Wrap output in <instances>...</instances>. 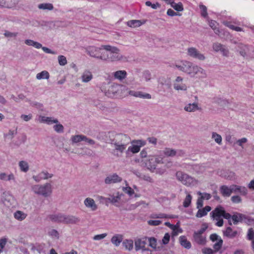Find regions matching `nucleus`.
Masks as SVG:
<instances>
[{"mask_svg": "<svg viewBox=\"0 0 254 254\" xmlns=\"http://www.w3.org/2000/svg\"><path fill=\"white\" fill-rule=\"evenodd\" d=\"M214 220L216 221L215 225L218 227H221L223 225L224 221L222 218L227 219L230 225H232L231 219L235 225L239 222H242L247 219V216L243 214L236 213L233 215L226 212L224 208L221 206L216 207L210 213Z\"/></svg>", "mask_w": 254, "mask_h": 254, "instance_id": "nucleus-1", "label": "nucleus"}, {"mask_svg": "<svg viewBox=\"0 0 254 254\" xmlns=\"http://www.w3.org/2000/svg\"><path fill=\"white\" fill-rule=\"evenodd\" d=\"M130 138L127 135L120 134L116 136L114 139L111 142V144L115 149L121 153H123L128 145Z\"/></svg>", "mask_w": 254, "mask_h": 254, "instance_id": "nucleus-2", "label": "nucleus"}, {"mask_svg": "<svg viewBox=\"0 0 254 254\" xmlns=\"http://www.w3.org/2000/svg\"><path fill=\"white\" fill-rule=\"evenodd\" d=\"M106 45H102L100 47L96 46H89L85 48V52L90 57L103 61L107 57L104 55L105 48Z\"/></svg>", "mask_w": 254, "mask_h": 254, "instance_id": "nucleus-3", "label": "nucleus"}, {"mask_svg": "<svg viewBox=\"0 0 254 254\" xmlns=\"http://www.w3.org/2000/svg\"><path fill=\"white\" fill-rule=\"evenodd\" d=\"M104 48V55L107 57L103 61L117 62L123 59V56L120 54V50L118 48L109 45H106Z\"/></svg>", "mask_w": 254, "mask_h": 254, "instance_id": "nucleus-4", "label": "nucleus"}, {"mask_svg": "<svg viewBox=\"0 0 254 254\" xmlns=\"http://www.w3.org/2000/svg\"><path fill=\"white\" fill-rule=\"evenodd\" d=\"M164 163V156L158 151L157 154L148 156L145 162V166L148 169L152 171L156 168L157 164Z\"/></svg>", "mask_w": 254, "mask_h": 254, "instance_id": "nucleus-5", "label": "nucleus"}, {"mask_svg": "<svg viewBox=\"0 0 254 254\" xmlns=\"http://www.w3.org/2000/svg\"><path fill=\"white\" fill-rule=\"evenodd\" d=\"M188 74L191 77L199 79L205 78L207 75L205 69L193 63Z\"/></svg>", "mask_w": 254, "mask_h": 254, "instance_id": "nucleus-6", "label": "nucleus"}, {"mask_svg": "<svg viewBox=\"0 0 254 254\" xmlns=\"http://www.w3.org/2000/svg\"><path fill=\"white\" fill-rule=\"evenodd\" d=\"M208 226L206 224H203L202 227L197 231H195L193 235V238L195 242L200 245H204L206 244V237L203 235L204 232L206 230Z\"/></svg>", "mask_w": 254, "mask_h": 254, "instance_id": "nucleus-7", "label": "nucleus"}, {"mask_svg": "<svg viewBox=\"0 0 254 254\" xmlns=\"http://www.w3.org/2000/svg\"><path fill=\"white\" fill-rule=\"evenodd\" d=\"M32 190L35 193L47 197L52 193V187L50 184H47L43 186L35 185L32 187Z\"/></svg>", "mask_w": 254, "mask_h": 254, "instance_id": "nucleus-8", "label": "nucleus"}, {"mask_svg": "<svg viewBox=\"0 0 254 254\" xmlns=\"http://www.w3.org/2000/svg\"><path fill=\"white\" fill-rule=\"evenodd\" d=\"M131 143V145L128 147L126 152L127 155H129L130 152L133 154L138 153L140 148L146 144V141L143 140H133Z\"/></svg>", "mask_w": 254, "mask_h": 254, "instance_id": "nucleus-9", "label": "nucleus"}, {"mask_svg": "<svg viewBox=\"0 0 254 254\" xmlns=\"http://www.w3.org/2000/svg\"><path fill=\"white\" fill-rule=\"evenodd\" d=\"M187 55L195 60L203 61L205 60V55L194 47H189L187 49Z\"/></svg>", "mask_w": 254, "mask_h": 254, "instance_id": "nucleus-10", "label": "nucleus"}, {"mask_svg": "<svg viewBox=\"0 0 254 254\" xmlns=\"http://www.w3.org/2000/svg\"><path fill=\"white\" fill-rule=\"evenodd\" d=\"M146 237L142 238L141 239H138L135 241V248L136 251L141 250L142 253H146L147 254H152L151 252L146 248L147 245Z\"/></svg>", "mask_w": 254, "mask_h": 254, "instance_id": "nucleus-11", "label": "nucleus"}, {"mask_svg": "<svg viewBox=\"0 0 254 254\" xmlns=\"http://www.w3.org/2000/svg\"><path fill=\"white\" fill-rule=\"evenodd\" d=\"M192 63L187 61H182L175 64V67L179 70L189 74Z\"/></svg>", "mask_w": 254, "mask_h": 254, "instance_id": "nucleus-12", "label": "nucleus"}, {"mask_svg": "<svg viewBox=\"0 0 254 254\" xmlns=\"http://www.w3.org/2000/svg\"><path fill=\"white\" fill-rule=\"evenodd\" d=\"M173 87L177 91H186L187 86L183 83V78L181 76H177L173 82Z\"/></svg>", "mask_w": 254, "mask_h": 254, "instance_id": "nucleus-13", "label": "nucleus"}, {"mask_svg": "<svg viewBox=\"0 0 254 254\" xmlns=\"http://www.w3.org/2000/svg\"><path fill=\"white\" fill-rule=\"evenodd\" d=\"M37 120L40 123L46 124L48 125L57 124L59 123L58 120L56 118L52 117H46L42 115L38 116Z\"/></svg>", "mask_w": 254, "mask_h": 254, "instance_id": "nucleus-14", "label": "nucleus"}, {"mask_svg": "<svg viewBox=\"0 0 254 254\" xmlns=\"http://www.w3.org/2000/svg\"><path fill=\"white\" fill-rule=\"evenodd\" d=\"M209 238L210 240L212 242L217 241V242L213 245V248L216 251H219L221 249L223 243V241L221 238L215 233L211 234Z\"/></svg>", "mask_w": 254, "mask_h": 254, "instance_id": "nucleus-15", "label": "nucleus"}, {"mask_svg": "<svg viewBox=\"0 0 254 254\" xmlns=\"http://www.w3.org/2000/svg\"><path fill=\"white\" fill-rule=\"evenodd\" d=\"M160 153L164 156V159L165 157H174L177 155H180L181 151H177L176 150L172 148L166 147L163 150L159 151Z\"/></svg>", "mask_w": 254, "mask_h": 254, "instance_id": "nucleus-16", "label": "nucleus"}, {"mask_svg": "<svg viewBox=\"0 0 254 254\" xmlns=\"http://www.w3.org/2000/svg\"><path fill=\"white\" fill-rule=\"evenodd\" d=\"M122 87V85L114 83L110 86L107 94L109 96L114 97L120 93Z\"/></svg>", "mask_w": 254, "mask_h": 254, "instance_id": "nucleus-17", "label": "nucleus"}, {"mask_svg": "<svg viewBox=\"0 0 254 254\" xmlns=\"http://www.w3.org/2000/svg\"><path fill=\"white\" fill-rule=\"evenodd\" d=\"M130 96L138 97L142 99H150L151 98V95L147 93H144L139 91L129 90L128 92Z\"/></svg>", "mask_w": 254, "mask_h": 254, "instance_id": "nucleus-18", "label": "nucleus"}, {"mask_svg": "<svg viewBox=\"0 0 254 254\" xmlns=\"http://www.w3.org/2000/svg\"><path fill=\"white\" fill-rule=\"evenodd\" d=\"M177 177L180 181L187 186L192 185L194 182L193 178L191 176H177Z\"/></svg>", "mask_w": 254, "mask_h": 254, "instance_id": "nucleus-19", "label": "nucleus"}, {"mask_svg": "<svg viewBox=\"0 0 254 254\" xmlns=\"http://www.w3.org/2000/svg\"><path fill=\"white\" fill-rule=\"evenodd\" d=\"M201 110L197 102L187 104L184 107V110L187 112H195Z\"/></svg>", "mask_w": 254, "mask_h": 254, "instance_id": "nucleus-20", "label": "nucleus"}, {"mask_svg": "<svg viewBox=\"0 0 254 254\" xmlns=\"http://www.w3.org/2000/svg\"><path fill=\"white\" fill-rule=\"evenodd\" d=\"M93 75L91 71L86 69L83 71L81 75V81L83 83H88L92 80Z\"/></svg>", "mask_w": 254, "mask_h": 254, "instance_id": "nucleus-21", "label": "nucleus"}, {"mask_svg": "<svg viewBox=\"0 0 254 254\" xmlns=\"http://www.w3.org/2000/svg\"><path fill=\"white\" fill-rule=\"evenodd\" d=\"M232 191L234 193H239L241 195H246L247 194V189L245 187H242L236 185H231Z\"/></svg>", "mask_w": 254, "mask_h": 254, "instance_id": "nucleus-22", "label": "nucleus"}, {"mask_svg": "<svg viewBox=\"0 0 254 254\" xmlns=\"http://www.w3.org/2000/svg\"><path fill=\"white\" fill-rule=\"evenodd\" d=\"M221 194L224 197H229L232 193L231 186L229 187L226 185H223L220 188Z\"/></svg>", "mask_w": 254, "mask_h": 254, "instance_id": "nucleus-23", "label": "nucleus"}, {"mask_svg": "<svg viewBox=\"0 0 254 254\" xmlns=\"http://www.w3.org/2000/svg\"><path fill=\"white\" fill-rule=\"evenodd\" d=\"M2 2V7L7 8H13L16 6L18 3V0H1Z\"/></svg>", "mask_w": 254, "mask_h": 254, "instance_id": "nucleus-24", "label": "nucleus"}, {"mask_svg": "<svg viewBox=\"0 0 254 254\" xmlns=\"http://www.w3.org/2000/svg\"><path fill=\"white\" fill-rule=\"evenodd\" d=\"M84 203L87 208H90L92 211H95L97 209V205L95 204L94 199L91 198H86L85 199Z\"/></svg>", "mask_w": 254, "mask_h": 254, "instance_id": "nucleus-25", "label": "nucleus"}, {"mask_svg": "<svg viewBox=\"0 0 254 254\" xmlns=\"http://www.w3.org/2000/svg\"><path fill=\"white\" fill-rule=\"evenodd\" d=\"M113 76L115 79L122 81L127 77V72L124 70H118L113 73Z\"/></svg>", "mask_w": 254, "mask_h": 254, "instance_id": "nucleus-26", "label": "nucleus"}, {"mask_svg": "<svg viewBox=\"0 0 254 254\" xmlns=\"http://www.w3.org/2000/svg\"><path fill=\"white\" fill-rule=\"evenodd\" d=\"M78 222H79V219L74 216L64 215L62 223L66 224H75Z\"/></svg>", "mask_w": 254, "mask_h": 254, "instance_id": "nucleus-27", "label": "nucleus"}, {"mask_svg": "<svg viewBox=\"0 0 254 254\" xmlns=\"http://www.w3.org/2000/svg\"><path fill=\"white\" fill-rule=\"evenodd\" d=\"M122 178L119 176H108L105 180V183L107 184H115L120 182Z\"/></svg>", "mask_w": 254, "mask_h": 254, "instance_id": "nucleus-28", "label": "nucleus"}, {"mask_svg": "<svg viewBox=\"0 0 254 254\" xmlns=\"http://www.w3.org/2000/svg\"><path fill=\"white\" fill-rule=\"evenodd\" d=\"M224 236L229 238H233L235 237L238 234L237 231H234L230 227L226 228V230L223 232Z\"/></svg>", "mask_w": 254, "mask_h": 254, "instance_id": "nucleus-29", "label": "nucleus"}, {"mask_svg": "<svg viewBox=\"0 0 254 254\" xmlns=\"http://www.w3.org/2000/svg\"><path fill=\"white\" fill-rule=\"evenodd\" d=\"M179 241L181 245L187 249H190L191 247V244L189 241L186 237L185 236H181L179 238Z\"/></svg>", "mask_w": 254, "mask_h": 254, "instance_id": "nucleus-30", "label": "nucleus"}, {"mask_svg": "<svg viewBox=\"0 0 254 254\" xmlns=\"http://www.w3.org/2000/svg\"><path fill=\"white\" fill-rule=\"evenodd\" d=\"M64 215L58 213L49 215L48 218L54 222L62 223Z\"/></svg>", "mask_w": 254, "mask_h": 254, "instance_id": "nucleus-31", "label": "nucleus"}, {"mask_svg": "<svg viewBox=\"0 0 254 254\" xmlns=\"http://www.w3.org/2000/svg\"><path fill=\"white\" fill-rule=\"evenodd\" d=\"M166 2L170 4L173 8L178 11L183 10V6L181 2L177 3L174 2V0H167Z\"/></svg>", "mask_w": 254, "mask_h": 254, "instance_id": "nucleus-32", "label": "nucleus"}, {"mask_svg": "<svg viewBox=\"0 0 254 254\" xmlns=\"http://www.w3.org/2000/svg\"><path fill=\"white\" fill-rule=\"evenodd\" d=\"M199 209L196 214V217L197 218H201L205 216L207 213L211 210V208L209 206H206L203 209Z\"/></svg>", "mask_w": 254, "mask_h": 254, "instance_id": "nucleus-33", "label": "nucleus"}, {"mask_svg": "<svg viewBox=\"0 0 254 254\" xmlns=\"http://www.w3.org/2000/svg\"><path fill=\"white\" fill-rule=\"evenodd\" d=\"M123 239V236L120 234H116L113 236L111 239V242L116 247H118Z\"/></svg>", "mask_w": 254, "mask_h": 254, "instance_id": "nucleus-34", "label": "nucleus"}, {"mask_svg": "<svg viewBox=\"0 0 254 254\" xmlns=\"http://www.w3.org/2000/svg\"><path fill=\"white\" fill-rule=\"evenodd\" d=\"M24 43L27 46H32L38 49L42 48V44L41 43L31 39H26L24 41Z\"/></svg>", "mask_w": 254, "mask_h": 254, "instance_id": "nucleus-35", "label": "nucleus"}, {"mask_svg": "<svg viewBox=\"0 0 254 254\" xmlns=\"http://www.w3.org/2000/svg\"><path fill=\"white\" fill-rule=\"evenodd\" d=\"M209 25L210 27L214 30V32L216 34L219 35L220 33L221 32L220 30L219 29L218 26V23L212 20H210L208 21Z\"/></svg>", "mask_w": 254, "mask_h": 254, "instance_id": "nucleus-36", "label": "nucleus"}, {"mask_svg": "<svg viewBox=\"0 0 254 254\" xmlns=\"http://www.w3.org/2000/svg\"><path fill=\"white\" fill-rule=\"evenodd\" d=\"M27 214L23 212L17 210L14 213V218L18 221H22L27 217Z\"/></svg>", "mask_w": 254, "mask_h": 254, "instance_id": "nucleus-37", "label": "nucleus"}, {"mask_svg": "<svg viewBox=\"0 0 254 254\" xmlns=\"http://www.w3.org/2000/svg\"><path fill=\"white\" fill-rule=\"evenodd\" d=\"M38 7L40 9L52 10L54 9V6L51 3H42L38 5Z\"/></svg>", "mask_w": 254, "mask_h": 254, "instance_id": "nucleus-38", "label": "nucleus"}, {"mask_svg": "<svg viewBox=\"0 0 254 254\" xmlns=\"http://www.w3.org/2000/svg\"><path fill=\"white\" fill-rule=\"evenodd\" d=\"M84 138H85V135L82 134H78L72 135L71 136L70 140L72 143L73 144L79 143L83 141Z\"/></svg>", "mask_w": 254, "mask_h": 254, "instance_id": "nucleus-39", "label": "nucleus"}, {"mask_svg": "<svg viewBox=\"0 0 254 254\" xmlns=\"http://www.w3.org/2000/svg\"><path fill=\"white\" fill-rule=\"evenodd\" d=\"M19 167L20 170L26 173L29 170V165L27 162L25 161H20L19 163Z\"/></svg>", "mask_w": 254, "mask_h": 254, "instance_id": "nucleus-40", "label": "nucleus"}, {"mask_svg": "<svg viewBox=\"0 0 254 254\" xmlns=\"http://www.w3.org/2000/svg\"><path fill=\"white\" fill-rule=\"evenodd\" d=\"M50 77L49 72L46 70H43L41 72H39L36 75V78L38 80L46 79H48Z\"/></svg>", "mask_w": 254, "mask_h": 254, "instance_id": "nucleus-41", "label": "nucleus"}, {"mask_svg": "<svg viewBox=\"0 0 254 254\" xmlns=\"http://www.w3.org/2000/svg\"><path fill=\"white\" fill-rule=\"evenodd\" d=\"M133 242L132 240H125L123 242V245L126 250L131 251L133 249Z\"/></svg>", "mask_w": 254, "mask_h": 254, "instance_id": "nucleus-42", "label": "nucleus"}, {"mask_svg": "<svg viewBox=\"0 0 254 254\" xmlns=\"http://www.w3.org/2000/svg\"><path fill=\"white\" fill-rule=\"evenodd\" d=\"M142 23L139 20H131L127 22V25L130 27H139Z\"/></svg>", "mask_w": 254, "mask_h": 254, "instance_id": "nucleus-43", "label": "nucleus"}, {"mask_svg": "<svg viewBox=\"0 0 254 254\" xmlns=\"http://www.w3.org/2000/svg\"><path fill=\"white\" fill-rule=\"evenodd\" d=\"M212 138L214 140L216 143L218 144L219 145H221L222 144V137L221 136L215 132H213L212 133Z\"/></svg>", "mask_w": 254, "mask_h": 254, "instance_id": "nucleus-44", "label": "nucleus"}, {"mask_svg": "<svg viewBox=\"0 0 254 254\" xmlns=\"http://www.w3.org/2000/svg\"><path fill=\"white\" fill-rule=\"evenodd\" d=\"M16 131L14 130H9L7 133L4 134V138L5 140H11L15 134H16Z\"/></svg>", "mask_w": 254, "mask_h": 254, "instance_id": "nucleus-45", "label": "nucleus"}, {"mask_svg": "<svg viewBox=\"0 0 254 254\" xmlns=\"http://www.w3.org/2000/svg\"><path fill=\"white\" fill-rule=\"evenodd\" d=\"M224 24L225 25H226L227 27H228V28H229L230 29H232V30H235L236 31H242V28L239 27V26H237L232 23H231L230 22H224Z\"/></svg>", "mask_w": 254, "mask_h": 254, "instance_id": "nucleus-46", "label": "nucleus"}, {"mask_svg": "<svg viewBox=\"0 0 254 254\" xmlns=\"http://www.w3.org/2000/svg\"><path fill=\"white\" fill-rule=\"evenodd\" d=\"M240 48V53L243 57H245L247 55L248 51V47L242 44H240L239 45Z\"/></svg>", "mask_w": 254, "mask_h": 254, "instance_id": "nucleus-47", "label": "nucleus"}, {"mask_svg": "<svg viewBox=\"0 0 254 254\" xmlns=\"http://www.w3.org/2000/svg\"><path fill=\"white\" fill-rule=\"evenodd\" d=\"M191 200L192 196L188 193L184 200L183 206L186 208L188 207L191 204Z\"/></svg>", "mask_w": 254, "mask_h": 254, "instance_id": "nucleus-48", "label": "nucleus"}, {"mask_svg": "<svg viewBox=\"0 0 254 254\" xmlns=\"http://www.w3.org/2000/svg\"><path fill=\"white\" fill-rule=\"evenodd\" d=\"M170 228H171L173 230L172 235L173 236H175L178 235V233H181L182 232L181 229H179V226L176 225H172L169 224Z\"/></svg>", "mask_w": 254, "mask_h": 254, "instance_id": "nucleus-49", "label": "nucleus"}, {"mask_svg": "<svg viewBox=\"0 0 254 254\" xmlns=\"http://www.w3.org/2000/svg\"><path fill=\"white\" fill-rule=\"evenodd\" d=\"M53 128L55 131L58 133H62L64 130V126L59 123L56 124V125L53 127Z\"/></svg>", "mask_w": 254, "mask_h": 254, "instance_id": "nucleus-50", "label": "nucleus"}, {"mask_svg": "<svg viewBox=\"0 0 254 254\" xmlns=\"http://www.w3.org/2000/svg\"><path fill=\"white\" fill-rule=\"evenodd\" d=\"M191 168L196 173H203V171L204 170V166L197 165L191 167Z\"/></svg>", "mask_w": 254, "mask_h": 254, "instance_id": "nucleus-51", "label": "nucleus"}, {"mask_svg": "<svg viewBox=\"0 0 254 254\" xmlns=\"http://www.w3.org/2000/svg\"><path fill=\"white\" fill-rule=\"evenodd\" d=\"M58 59L59 64L60 65L64 66L67 64L66 58L64 56H59L58 58Z\"/></svg>", "mask_w": 254, "mask_h": 254, "instance_id": "nucleus-52", "label": "nucleus"}, {"mask_svg": "<svg viewBox=\"0 0 254 254\" xmlns=\"http://www.w3.org/2000/svg\"><path fill=\"white\" fill-rule=\"evenodd\" d=\"M218 251L215 249L212 250L210 248H204L202 250V252L203 254H214Z\"/></svg>", "mask_w": 254, "mask_h": 254, "instance_id": "nucleus-53", "label": "nucleus"}, {"mask_svg": "<svg viewBox=\"0 0 254 254\" xmlns=\"http://www.w3.org/2000/svg\"><path fill=\"white\" fill-rule=\"evenodd\" d=\"M18 34L17 32H11L9 31H5L3 34L4 36L7 38H15Z\"/></svg>", "mask_w": 254, "mask_h": 254, "instance_id": "nucleus-54", "label": "nucleus"}, {"mask_svg": "<svg viewBox=\"0 0 254 254\" xmlns=\"http://www.w3.org/2000/svg\"><path fill=\"white\" fill-rule=\"evenodd\" d=\"M148 242L149 243V246L153 249H156L157 247V240L154 237L148 238Z\"/></svg>", "mask_w": 254, "mask_h": 254, "instance_id": "nucleus-55", "label": "nucleus"}, {"mask_svg": "<svg viewBox=\"0 0 254 254\" xmlns=\"http://www.w3.org/2000/svg\"><path fill=\"white\" fill-rule=\"evenodd\" d=\"M199 8L201 10V15L202 16L204 17H206L207 16V8L204 5H200Z\"/></svg>", "mask_w": 254, "mask_h": 254, "instance_id": "nucleus-56", "label": "nucleus"}, {"mask_svg": "<svg viewBox=\"0 0 254 254\" xmlns=\"http://www.w3.org/2000/svg\"><path fill=\"white\" fill-rule=\"evenodd\" d=\"M248 239L249 240H252L254 239V230L252 228L249 229L247 234Z\"/></svg>", "mask_w": 254, "mask_h": 254, "instance_id": "nucleus-57", "label": "nucleus"}, {"mask_svg": "<svg viewBox=\"0 0 254 254\" xmlns=\"http://www.w3.org/2000/svg\"><path fill=\"white\" fill-rule=\"evenodd\" d=\"M123 190L125 193L128 194L129 196L132 195L134 193L133 190L129 187L124 188Z\"/></svg>", "mask_w": 254, "mask_h": 254, "instance_id": "nucleus-58", "label": "nucleus"}, {"mask_svg": "<svg viewBox=\"0 0 254 254\" xmlns=\"http://www.w3.org/2000/svg\"><path fill=\"white\" fill-rule=\"evenodd\" d=\"M223 46V45L220 43H215L213 44L212 48L214 51L216 52H218L221 50V49L222 48Z\"/></svg>", "mask_w": 254, "mask_h": 254, "instance_id": "nucleus-59", "label": "nucleus"}, {"mask_svg": "<svg viewBox=\"0 0 254 254\" xmlns=\"http://www.w3.org/2000/svg\"><path fill=\"white\" fill-rule=\"evenodd\" d=\"M143 77L146 81H149L151 78V74L149 71H145L143 73Z\"/></svg>", "mask_w": 254, "mask_h": 254, "instance_id": "nucleus-60", "label": "nucleus"}, {"mask_svg": "<svg viewBox=\"0 0 254 254\" xmlns=\"http://www.w3.org/2000/svg\"><path fill=\"white\" fill-rule=\"evenodd\" d=\"M231 199L234 203H239L242 202V199L239 195H234L231 197Z\"/></svg>", "mask_w": 254, "mask_h": 254, "instance_id": "nucleus-61", "label": "nucleus"}, {"mask_svg": "<svg viewBox=\"0 0 254 254\" xmlns=\"http://www.w3.org/2000/svg\"><path fill=\"white\" fill-rule=\"evenodd\" d=\"M145 4L147 6H150L153 9H157L158 7H160V4L158 2H157L156 3L152 4L150 1H146Z\"/></svg>", "mask_w": 254, "mask_h": 254, "instance_id": "nucleus-62", "label": "nucleus"}, {"mask_svg": "<svg viewBox=\"0 0 254 254\" xmlns=\"http://www.w3.org/2000/svg\"><path fill=\"white\" fill-rule=\"evenodd\" d=\"M170 234L168 233H166L163 239H162V243L164 245H166L169 243L170 241Z\"/></svg>", "mask_w": 254, "mask_h": 254, "instance_id": "nucleus-63", "label": "nucleus"}, {"mask_svg": "<svg viewBox=\"0 0 254 254\" xmlns=\"http://www.w3.org/2000/svg\"><path fill=\"white\" fill-rule=\"evenodd\" d=\"M221 53L223 56L228 57L229 54V50L224 45L222 46V48L219 51Z\"/></svg>", "mask_w": 254, "mask_h": 254, "instance_id": "nucleus-64", "label": "nucleus"}]
</instances>
